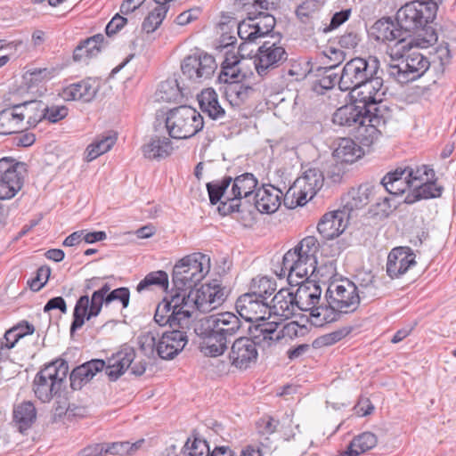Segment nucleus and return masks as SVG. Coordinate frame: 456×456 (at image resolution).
Wrapping results in <instances>:
<instances>
[{"label": "nucleus", "instance_id": "25", "mask_svg": "<svg viewBox=\"0 0 456 456\" xmlns=\"http://www.w3.org/2000/svg\"><path fill=\"white\" fill-rule=\"evenodd\" d=\"M135 359V351L131 346H123L111 357L108 358L105 364V373L112 381L117 380L130 368Z\"/></svg>", "mask_w": 456, "mask_h": 456}, {"label": "nucleus", "instance_id": "44", "mask_svg": "<svg viewBox=\"0 0 456 456\" xmlns=\"http://www.w3.org/2000/svg\"><path fill=\"white\" fill-rule=\"evenodd\" d=\"M183 97V88L179 86L177 79L174 77L161 82L155 93V98L158 102H179Z\"/></svg>", "mask_w": 456, "mask_h": 456}, {"label": "nucleus", "instance_id": "26", "mask_svg": "<svg viewBox=\"0 0 456 456\" xmlns=\"http://www.w3.org/2000/svg\"><path fill=\"white\" fill-rule=\"evenodd\" d=\"M359 103L347 104L338 108L332 117V121L335 125L346 126L350 128L352 133H354L361 119L366 118V114L370 110L368 109H362Z\"/></svg>", "mask_w": 456, "mask_h": 456}, {"label": "nucleus", "instance_id": "38", "mask_svg": "<svg viewBox=\"0 0 456 456\" xmlns=\"http://www.w3.org/2000/svg\"><path fill=\"white\" fill-rule=\"evenodd\" d=\"M344 314L333 306L332 301L327 298V305H316L309 314L308 320L315 327H322L327 323L338 321Z\"/></svg>", "mask_w": 456, "mask_h": 456}, {"label": "nucleus", "instance_id": "23", "mask_svg": "<svg viewBox=\"0 0 456 456\" xmlns=\"http://www.w3.org/2000/svg\"><path fill=\"white\" fill-rule=\"evenodd\" d=\"M416 255L409 247H397L393 248L387 256V273L392 278H399L411 266L416 265Z\"/></svg>", "mask_w": 456, "mask_h": 456}, {"label": "nucleus", "instance_id": "57", "mask_svg": "<svg viewBox=\"0 0 456 456\" xmlns=\"http://www.w3.org/2000/svg\"><path fill=\"white\" fill-rule=\"evenodd\" d=\"M238 35L241 40L248 43L255 42L257 38L261 37L259 27L255 28L250 15H248L247 19L239 23Z\"/></svg>", "mask_w": 456, "mask_h": 456}, {"label": "nucleus", "instance_id": "29", "mask_svg": "<svg viewBox=\"0 0 456 456\" xmlns=\"http://www.w3.org/2000/svg\"><path fill=\"white\" fill-rule=\"evenodd\" d=\"M371 34L377 41L383 43L396 40L402 44L407 37L403 30L390 17L378 20L371 27Z\"/></svg>", "mask_w": 456, "mask_h": 456}, {"label": "nucleus", "instance_id": "37", "mask_svg": "<svg viewBox=\"0 0 456 456\" xmlns=\"http://www.w3.org/2000/svg\"><path fill=\"white\" fill-rule=\"evenodd\" d=\"M378 185H381L382 190L393 195H401L411 188L403 167H397L394 171L388 172Z\"/></svg>", "mask_w": 456, "mask_h": 456}, {"label": "nucleus", "instance_id": "18", "mask_svg": "<svg viewBox=\"0 0 456 456\" xmlns=\"http://www.w3.org/2000/svg\"><path fill=\"white\" fill-rule=\"evenodd\" d=\"M318 274L319 273H315V275H306L303 279H297L298 282H289L291 287L297 286L294 296L296 306L299 311L311 312L319 304L322 289L316 281Z\"/></svg>", "mask_w": 456, "mask_h": 456}, {"label": "nucleus", "instance_id": "62", "mask_svg": "<svg viewBox=\"0 0 456 456\" xmlns=\"http://www.w3.org/2000/svg\"><path fill=\"white\" fill-rule=\"evenodd\" d=\"M378 438L371 432H363L352 441V445L358 449L359 452L363 453L377 445Z\"/></svg>", "mask_w": 456, "mask_h": 456}, {"label": "nucleus", "instance_id": "41", "mask_svg": "<svg viewBox=\"0 0 456 456\" xmlns=\"http://www.w3.org/2000/svg\"><path fill=\"white\" fill-rule=\"evenodd\" d=\"M444 191L442 185H438L435 179H428L420 184H416L411 194L406 197L407 203H413L420 200H428L441 197Z\"/></svg>", "mask_w": 456, "mask_h": 456}, {"label": "nucleus", "instance_id": "35", "mask_svg": "<svg viewBox=\"0 0 456 456\" xmlns=\"http://www.w3.org/2000/svg\"><path fill=\"white\" fill-rule=\"evenodd\" d=\"M37 419V409L30 401H23L14 405L12 422L20 433L29 429Z\"/></svg>", "mask_w": 456, "mask_h": 456}, {"label": "nucleus", "instance_id": "22", "mask_svg": "<svg viewBox=\"0 0 456 456\" xmlns=\"http://www.w3.org/2000/svg\"><path fill=\"white\" fill-rule=\"evenodd\" d=\"M235 307L240 317L250 322L265 320L269 315V304L250 292L240 296Z\"/></svg>", "mask_w": 456, "mask_h": 456}, {"label": "nucleus", "instance_id": "60", "mask_svg": "<svg viewBox=\"0 0 456 456\" xmlns=\"http://www.w3.org/2000/svg\"><path fill=\"white\" fill-rule=\"evenodd\" d=\"M335 65H330V67L319 68L318 71L320 72L321 77L316 80L314 84V90H317V86H320L322 89H331L338 81V76L333 71V68Z\"/></svg>", "mask_w": 456, "mask_h": 456}, {"label": "nucleus", "instance_id": "4", "mask_svg": "<svg viewBox=\"0 0 456 456\" xmlns=\"http://www.w3.org/2000/svg\"><path fill=\"white\" fill-rule=\"evenodd\" d=\"M209 261V257L202 253H193L179 260L172 273L175 289L189 290L195 288L208 273Z\"/></svg>", "mask_w": 456, "mask_h": 456}, {"label": "nucleus", "instance_id": "24", "mask_svg": "<svg viewBox=\"0 0 456 456\" xmlns=\"http://www.w3.org/2000/svg\"><path fill=\"white\" fill-rule=\"evenodd\" d=\"M165 297L156 307L154 321L159 326L168 325L169 328L189 329L191 318V312H175Z\"/></svg>", "mask_w": 456, "mask_h": 456}, {"label": "nucleus", "instance_id": "15", "mask_svg": "<svg viewBox=\"0 0 456 456\" xmlns=\"http://www.w3.org/2000/svg\"><path fill=\"white\" fill-rule=\"evenodd\" d=\"M231 189L232 202H222L218 210L223 215H229L240 211L241 200L250 203V197L257 186V179L251 173H245L232 179Z\"/></svg>", "mask_w": 456, "mask_h": 456}, {"label": "nucleus", "instance_id": "36", "mask_svg": "<svg viewBox=\"0 0 456 456\" xmlns=\"http://www.w3.org/2000/svg\"><path fill=\"white\" fill-rule=\"evenodd\" d=\"M201 111L213 120H223L225 110L218 102V96L213 88H206L198 96Z\"/></svg>", "mask_w": 456, "mask_h": 456}, {"label": "nucleus", "instance_id": "30", "mask_svg": "<svg viewBox=\"0 0 456 456\" xmlns=\"http://www.w3.org/2000/svg\"><path fill=\"white\" fill-rule=\"evenodd\" d=\"M381 191V185H374L369 183H362L357 188H352L348 191L346 207L349 210L362 208L374 200Z\"/></svg>", "mask_w": 456, "mask_h": 456}, {"label": "nucleus", "instance_id": "47", "mask_svg": "<svg viewBox=\"0 0 456 456\" xmlns=\"http://www.w3.org/2000/svg\"><path fill=\"white\" fill-rule=\"evenodd\" d=\"M40 374H37L34 379L33 390L36 396L43 403L50 402L53 396L57 395L61 387L58 383L50 382Z\"/></svg>", "mask_w": 456, "mask_h": 456}, {"label": "nucleus", "instance_id": "16", "mask_svg": "<svg viewBox=\"0 0 456 456\" xmlns=\"http://www.w3.org/2000/svg\"><path fill=\"white\" fill-rule=\"evenodd\" d=\"M323 183L324 175L322 172L318 168L310 167L304 172L302 176L295 181L293 186L287 191L284 200H286L288 194L292 191L293 195L298 194L297 205L304 206L321 190Z\"/></svg>", "mask_w": 456, "mask_h": 456}, {"label": "nucleus", "instance_id": "46", "mask_svg": "<svg viewBox=\"0 0 456 456\" xmlns=\"http://www.w3.org/2000/svg\"><path fill=\"white\" fill-rule=\"evenodd\" d=\"M24 129L25 125L20 124L15 105L0 111V134L7 135L21 132Z\"/></svg>", "mask_w": 456, "mask_h": 456}, {"label": "nucleus", "instance_id": "8", "mask_svg": "<svg viewBox=\"0 0 456 456\" xmlns=\"http://www.w3.org/2000/svg\"><path fill=\"white\" fill-rule=\"evenodd\" d=\"M188 329L170 328V330L163 332L158 343L152 334L142 338V347L148 342L151 347H155L158 355L164 360H171L183 351L188 343Z\"/></svg>", "mask_w": 456, "mask_h": 456}, {"label": "nucleus", "instance_id": "28", "mask_svg": "<svg viewBox=\"0 0 456 456\" xmlns=\"http://www.w3.org/2000/svg\"><path fill=\"white\" fill-rule=\"evenodd\" d=\"M283 192L273 185H264L254 196L256 208L261 213L272 214L278 210Z\"/></svg>", "mask_w": 456, "mask_h": 456}, {"label": "nucleus", "instance_id": "40", "mask_svg": "<svg viewBox=\"0 0 456 456\" xmlns=\"http://www.w3.org/2000/svg\"><path fill=\"white\" fill-rule=\"evenodd\" d=\"M172 151L171 141L166 136L155 135L142 147L143 155L149 159L166 158L171 154Z\"/></svg>", "mask_w": 456, "mask_h": 456}, {"label": "nucleus", "instance_id": "61", "mask_svg": "<svg viewBox=\"0 0 456 456\" xmlns=\"http://www.w3.org/2000/svg\"><path fill=\"white\" fill-rule=\"evenodd\" d=\"M359 288V294L374 296L376 292L375 276L371 273H361L356 275Z\"/></svg>", "mask_w": 456, "mask_h": 456}, {"label": "nucleus", "instance_id": "5", "mask_svg": "<svg viewBox=\"0 0 456 456\" xmlns=\"http://www.w3.org/2000/svg\"><path fill=\"white\" fill-rule=\"evenodd\" d=\"M165 124L169 136L177 140L191 138L204 126L200 113L186 105L169 110Z\"/></svg>", "mask_w": 456, "mask_h": 456}, {"label": "nucleus", "instance_id": "27", "mask_svg": "<svg viewBox=\"0 0 456 456\" xmlns=\"http://www.w3.org/2000/svg\"><path fill=\"white\" fill-rule=\"evenodd\" d=\"M296 304L294 292L289 289H281L274 295L271 304H269V316L273 314L289 319L299 311Z\"/></svg>", "mask_w": 456, "mask_h": 456}, {"label": "nucleus", "instance_id": "54", "mask_svg": "<svg viewBox=\"0 0 456 456\" xmlns=\"http://www.w3.org/2000/svg\"><path fill=\"white\" fill-rule=\"evenodd\" d=\"M403 170H405V175H407L411 188L416 187V184H420L428 179H435L436 176L434 169L426 165L416 167L415 168L405 167H403Z\"/></svg>", "mask_w": 456, "mask_h": 456}, {"label": "nucleus", "instance_id": "51", "mask_svg": "<svg viewBox=\"0 0 456 456\" xmlns=\"http://www.w3.org/2000/svg\"><path fill=\"white\" fill-rule=\"evenodd\" d=\"M168 10L169 5L157 4L144 18L142 29L147 34L154 32L161 25Z\"/></svg>", "mask_w": 456, "mask_h": 456}, {"label": "nucleus", "instance_id": "31", "mask_svg": "<svg viewBox=\"0 0 456 456\" xmlns=\"http://www.w3.org/2000/svg\"><path fill=\"white\" fill-rule=\"evenodd\" d=\"M105 364L106 362L103 360L93 359L76 367L69 375L71 388L74 390L81 389L97 372L104 369Z\"/></svg>", "mask_w": 456, "mask_h": 456}, {"label": "nucleus", "instance_id": "56", "mask_svg": "<svg viewBox=\"0 0 456 456\" xmlns=\"http://www.w3.org/2000/svg\"><path fill=\"white\" fill-rule=\"evenodd\" d=\"M209 452L210 449L207 441L196 436L193 437L192 441L188 438L183 448L185 456H208Z\"/></svg>", "mask_w": 456, "mask_h": 456}, {"label": "nucleus", "instance_id": "17", "mask_svg": "<svg viewBox=\"0 0 456 456\" xmlns=\"http://www.w3.org/2000/svg\"><path fill=\"white\" fill-rule=\"evenodd\" d=\"M107 304V297L100 293L93 292L91 299L88 295L81 296L77 300L73 311V320L70 325V334L79 330L85 323L93 317H96L102 311V305Z\"/></svg>", "mask_w": 456, "mask_h": 456}, {"label": "nucleus", "instance_id": "20", "mask_svg": "<svg viewBox=\"0 0 456 456\" xmlns=\"http://www.w3.org/2000/svg\"><path fill=\"white\" fill-rule=\"evenodd\" d=\"M361 119L354 134L362 146L369 147L385 132L387 120L380 111L370 110Z\"/></svg>", "mask_w": 456, "mask_h": 456}, {"label": "nucleus", "instance_id": "21", "mask_svg": "<svg viewBox=\"0 0 456 456\" xmlns=\"http://www.w3.org/2000/svg\"><path fill=\"white\" fill-rule=\"evenodd\" d=\"M244 8L248 15H250L255 28L259 27L260 37L270 38L269 34L273 30L276 20L268 12L275 9L274 3L269 0H253L251 4H244Z\"/></svg>", "mask_w": 456, "mask_h": 456}, {"label": "nucleus", "instance_id": "33", "mask_svg": "<svg viewBox=\"0 0 456 456\" xmlns=\"http://www.w3.org/2000/svg\"><path fill=\"white\" fill-rule=\"evenodd\" d=\"M16 111L20 118V124L24 125L25 129L35 127L40 121L44 120V110H45V103L42 101H28L15 105Z\"/></svg>", "mask_w": 456, "mask_h": 456}, {"label": "nucleus", "instance_id": "13", "mask_svg": "<svg viewBox=\"0 0 456 456\" xmlns=\"http://www.w3.org/2000/svg\"><path fill=\"white\" fill-rule=\"evenodd\" d=\"M280 37L271 35L258 48L255 59V67L259 76H265L270 70L277 68L287 60V53L281 45H278Z\"/></svg>", "mask_w": 456, "mask_h": 456}, {"label": "nucleus", "instance_id": "64", "mask_svg": "<svg viewBox=\"0 0 456 456\" xmlns=\"http://www.w3.org/2000/svg\"><path fill=\"white\" fill-rule=\"evenodd\" d=\"M350 332V330L346 328H343L329 334H325L316 338L314 341V346H328L336 344L340 341L342 338L346 337Z\"/></svg>", "mask_w": 456, "mask_h": 456}, {"label": "nucleus", "instance_id": "14", "mask_svg": "<svg viewBox=\"0 0 456 456\" xmlns=\"http://www.w3.org/2000/svg\"><path fill=\"white\" fill-rule=\"evenodd\" d=\"M256 330L253 338L241 336L233 340L228 354L232 366L240 370H245L255 364L258 358L256 345L264 344V341L255 338Z\"/></svg>", "mask_w": 456, "mask_h": 456}, {"label": "nucleus", "instance_id": "48", "mask_svg": "<svg viewBox=\"0 0 456 456\" xmlns=\"http://www.w3.org/2000/svg\"><path fill=\"white\" fill-rule=\"evenodd\" d=\"M209 285H201L200 289H191L188 291L187 300L191 302V306L195 307L200 312H208L213 310L212 304L208 302L211 295Z\"/></svg>", "mask_w": 456, "mask_h": 456}, {"label": "nucleus", "instance_id": "58", "mask_svg": "<svg viewBox=\"0 0 456 456\" xmlns=\"http://www.w3.org/2000/svg\"><path fill=\"white\" fill-rule=\"evenodd\" d=\"M351 16V9H344L339 12H336L329 24L322 22L320 26L317 27V30L319 32H322L323 34H328L338 28H339L342 24H344Z\"/></svg>", "mask_w": 456, "mask_h": 456}, {"label": "nucleus", "instance_id": "63", "mask_svg": "<svg viewBox=\"0 0 456 456\" xmlns=\"http://www.w3.org/2000/svg\"><path fill=\"white\" fill-rule=\"evenodd\" d=\"M208 317L213 318H220L219 321L222 322V319H224V323H223V327L224 329L229 328V331L239 334L242 329V322L240 319L233 313L231 312H223L216 314L209 315Z\"/></svg>", "mask_w": 456, "mask_h": 456}, {"label": "nucleus", "instance_id": "32", "mask_svg": "<svg viewBox=\"0 0 456 456\" xmlns=\"http://www.w3.org/2000/svg\"><path fill=\"white\" fill-rule=\"evenodd\" d=\"M345 213L340 210L326 213L317 225L319 233L326 240H333L346 229Z\"/></svg>", "mask_w": 456, "mask_h": 456}, {"label": "nucleus", "instance_id": "2", "mask_svg": "<svg viewBox=\"0 0 456 456\" xmlns=\"http://www.w3.org/2000/svg\"><path fill=\"white\" fill-rule=\"evenodd\" d=\"M319 246L314 236L304 238L294 248L285 253L280 271L275 270L276 275L280 278L287 276L289 282H298L297 279L320 273L316 259Z\"/></svg>", "mask_w": 456, "mask_h": 456}, {"label": "nucleus", "instance_id": "10", "mask_svg": "<svg viewBox=\"0 0 456 456\" xmlns=\"http://www.w3.org/2000/svg\"><path fill=\"white\" fill-rule=\"evenodd\" d=\"M386 88L381 77L375 75L354 88L350 93L351 99L359 103L362 109L380 111Z\"/></svg>", "mask_w": 456, "mask_h": 456}, {"label": "nucleus", "instance_id": "1", "mask_svg": "<svg viewBox=\"0 0 456 456\" xmlns=\"http://www.w3.org/2000/svg\"><path fill=\"white\" fill-rule=\"evenodd\" d=\"M438 6L434 1L414 0L401 6L395 14L397 26L406 37L416 35L424 44L432 45L437 41V34L433 28Z\"/></svg>", "mask_w": 456, "mask_h": 456}, {"label": "nucleus", "instance_id": "39", "mask_svg": "<svg viewBox=\"0 0 456 456\" xmlns=\"http://www.w3.org/2000/svg\"><path fill=\"white\" fill-rule=\"evenodd\" d=\"M219 91L224 94L231 105L240 106L248 99L254 89L250 86L244 85L243 81H240L219 86Z\"/></svg>", "mask_w": 456, "mask_h": 456}, {"label": "nucleus", "instance_id": "45", "mask_svg": "<svg viewBox=\"0 0 456 456\" xmlns=\"http://www.w3.org/2000/svg\"><path fill=\"white\" fill-rule=\"evenodd\" d=\"M322 7V4L318 0H306L297 8L296 14L302 23L314 29L315 20H321Z\"/></svg>", "mask_w": 456, "mask_h": 456}, {"label": "nucleus", "instance_id": "43", "mask_svg": "<svg viewBox=\"0 0 456 456\" xmlns=\"http://www.w3.org/2000/svg\"><path fill=\"white\" fill-rule=\"evenodd\" d=\"M232 181V176H224L221 181H213L207 183V190L209 197V201L212 205H216L220 202H232L231 190H228L229 185Z\"/></svg>", "mask_w": 456, "mask_h": 456}, {"label": "nucleus", "instance_id": "42", "mask_svg": "<svg viewBox=\"0 0 456 456\" xmlns=\"http://www.w3.org/2000/svg\"><path fill=\"white\" fill-rule=\"evenodd\" d=\"M69 372L68 362L63 359H56L46 364L40 370L38 374L48 379L50 382L58 383L60 387H63Z\"/></svg>", "mask_w": 456, "mask_h": 456}, {"label": "nucleus", "instance_id": "50", "mask_svg": "<svg viewBox=\"0 0 456 456\" xmlns=\"http://www.w3.org/2000/svg\"><path fill=\"white\" fill-rule=\"evenodd\" d=\"M359 148L353 140L342 138L333 156L340 162L353 163L359 157Z\"/></svg>", "mask_w": 456, "mask_h": 456}, {"label": "nucleus", "instance_id": "55", "mask_svg": "<svg viewBox=\"0 0 456 456\" xmlns=\"http://www.w3.org/2000/svg\"><path fill=\"white\" fill-rule=\"evenodd\" d=\"M245 78L246 74L240 70V67L221 66L216 84L219 86H229L230 83L243 81Z\"/></svg>", "mask_w": 456, "mask_h": 456}, {"label": "nucleus", "instance_id": "52", "mask_svg": "<svg viewBox=\"0 0 456 456\" xmlns=\"http://www.w3.org/2000/svg\"><path fill=\"white\" fill-rule=\"evenodd\" d=\"M249 289L253 295L266 300L276 290V282L272 278L265 276L254 278Z\"/></svg>", "mask_w": 456, "mask_h": 456}, {"label": "nucleus", "instance_id": "7", "mask_svg": "<svg viewBox=\"0 0 456 456\" xmlns=\"http://www.w3.org/2000/svg\"><path fill=\"white\" fill-rule=\"evenodd\" d=\"M430 61L423 53L412 51L402 55L398 63L388 66V74L400 84H407L422 77L429 69Z\"/></svg>", "mask_w": 456, "mask_h": 456}, {"label": "nucleus", "instance_id": "19", "mask_svg": "<svg viewBox=\"0 0 456 456\" xmlns=\"http://www.w3.org/2000/svg\"><path fill=\"white\" fill-rule=\"evenodd\" d=\"M307 331L305 325H299L297 322H290L278 330V323L267 322L256 327L255 338L264 341V345L270 346L283 338H297L304 336Z\"/></svg>", "mask_w": 456, "mask_h": 456}, {"label": "nucleus", "instance_id": "49", "mask_svg": "<svg viewBox=\"0 0 456 456\" xmlns=\"http://www.w3.org/2000/svg\"><path fill=\"white\" fill-rule=\"evenodd\" d=\"M117 141L115 134L102 135L87 146L86 153V161L90 162L102 154L109 151Z\"/></svg>", "mask_w": 456, "mask_h": 456}, {"label": "nucleus", "instance_id": "59", "mask_svg": "<svg viewBox=\"0 0 456 456\" xmlns=\"http://www.w3.org/2000/svg\"><path fill=\"white\" fill-rule=\"evenodd\" d=\"M142 443L143 440H139L134 444H130L129 442H117L105 444V453L113 455L131 454L138 450Z\"/></svg>", "mask_w": 456, "mask_h": 456}, {"label": "nucleus", "instance_id": "6", "mask_svg": "<svg viewBox=\"0 0 456 456\" xmlns=\"http://www.w3.org/2000/svg\"><path fill=\"white\" fill-rule=\"evenodd\" d=\"M380 62L375 56L355 57L347 61L341 72L338 87L341 91L351 92L360 84L366 82L379 73Z\"/></svg>", "mask_w": 456, "mask_h": 456}, {"label": "nucleus", "instance_id": "53", "mask_svg": "<svg viewBox=\"0 0 456 456\" xmlns=\"http://www.w3.org/2000/svg\"><path fill=\"white\" fill-rule=\"evenodd\" d=\"M151 286H158L166 290L168 288L167 273L161 270L151 272L138 283L136 290L142 292Z\"/></svg>", "mask_w": 456, "mask_h": 456}, {"label": "nucleus", "instance_id": "12", "mask_svg": "<svg viewBox=\"0 0 456 456\" xmlns=\"http://www.w3.org/2000/svg\"><path fill=\"white\" fill-rule=\"evenodd\" d=\"M217 68L215 58L205 52L186 56L181 63L183 75L194 83L210 78Z\"/></svg>", "mask_w": 456, "mask_h": 456}, {"label": "nucleus", "instance_id": "34", "mask_svg": "<svg viewBox=\"0 0 456 456\" xmlns=\"http://www.w3.org/2000/svg\"><path fill=\"white\" fill-rule=\"evenodd\" d=\"M97 91V81L89 77L64 88L63 97L68 101L82 100L87 102L94 99Z\"/></svg>", "mask_w": 456, "mask_h": 456}, {"label": "nucleus", "instance_id": "9", "mask_svg": "<svg viewBox=\"0 0 456 456\" xmlns=\"http://www.w3.org/2000/svg\"><path fill=\"white\" fill-rule=\"evenodd\" d=\"M26 164L13 159H0V200L12 199L22 188Z\"/></svg>", "mask_w": 456, "mask_h": 456}, {"label": "nucleus", "instance_id": "11", "mask_svg": "<svg viewBox=\"0 0 456 456\" xmlns=\"http://www.w3.org/2000/svg\"><path fill=\"white\" fill-rule=\"evenodd\" d=\"M326 298H330L333 306L344 314L354 312L361 301L359 288L348 279L341 280L339 283L331 282L326 291Z\"/></svg>", "mask_w": 456, "mask_h": 456}, {"label": "nucleus", "instance_id": "3", "mask_svg": "<svg viewBox=\"0 0 456 456\" xmlns=\"http://www.w3.org/2000/svg\"><path fill=\"white\" fill-rule=\"evenodd\" d=\"M220 318L205 317L200 319L196 324L194 330L201 338V350L205 354L216 357L224 354L228 349L229 344L238 335L229 331V328L224 329Z\"/></svg>", "mask_w": 456, "mask_h": 456}]
</instances>
